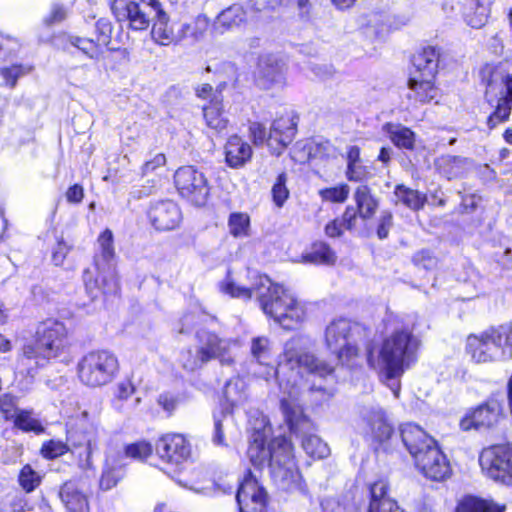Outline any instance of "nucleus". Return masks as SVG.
<instances>
[{
	"instance_id": "4c0bfd02",
	"label": "nucleus",
	"mask_w": 512,
	"mask_h": 512,
	"mask_svg": "<svg viewBox=\"0 0 512 512\" xmlns=\"http://www.w3.org/2000/svg\"><path fill=\"white\" fill-rule=\"evenodd\" d=\"M304 262L316 264H334L336 255L325 243L315 244L313 250L302 256Z\"/></svg>"
},
{
	"instance_id": "13d9d810",
	"label": "nucleus",
	"mask_w": 512,
	"mask_h": 512,
	"mask_svg": "<svg viewBox=\"0 0 512 512\" xmlns=\"http://www.w3.org/2000/svg\"><path fill=\"white\" fill-rule=\"evenodd\" d=\"M366 175V168L362 166L360 162L347 163L346 176L350 181H361L366 177Z\"/></svg>"
},
{
	"instance_id": "69168bd1",
	"label": "nucleus",
	"mask_w": 512,
	"mask_h": 512,
	"mask_svg": "<svg viewBox=\"0 0 512 512\" xmlns=\"http://www.w3.org/2000/svg\"><path fill=\"white\" fill-rule=\"evenodd\" d=\"M166 164V156L163 153L156 154L152 159L146 161L142 167L144 174L153 172Z\"/></svg>"
},
{
	"instance_id": "0e129e2a",
	"label": "nucleus",
	"mask_w": 512,
	"mask_h": 512,
	"mask_svg": "<svg viewBox=\"0 0 512 512\" xmlns=\"http://www.w3.org/2000/svg\"><path fill=\"white\" fill-rule=\"evenodd\" d=\"M135 392V387L130 380H124L117 384L116 397L119 400H126Z\"/></svg>"
},
{
	"instance_id": "393cba45",
	"label": "nucleus",
	"mask_w": 512,
	"mask_h": 512,
	"mask_svg": "<svg viewBox=\"0 0 512 512\" xmlns=\"http://www.w3.org/2000/svg\"><path fill=\"white\" fill-rule=\"evenodd\" d=\"M440 52L436 47L423 48L413 57V65L416 69L413 75H421L435 78L438 71Z\"/></svg>"
},
{
	"instance_id": "6e6552de",
	"label": "nucleus",
	"mask_w": 512,
	"mask_h": 512,
	"mask_svg": "<svg viewBox=\"0 0 512 512\" xmlns=\"http://www.w3.org/2000/svg\"><path fill=\"white\" fill-rule=\"evenodd\" d=\"M354 325L345 318L333 320L325 330L327 348L341 363H349L358 356L359 349L353 341Z\"/></svg>"
},
{
	"instance_id": "f3484780",
	"label": "nucleus",
	"mask_w": 512,
	"mask_h": 512,
	"mask_svg": "<svg viewBox=\"0 0 512 512\" xmlns=\"http://www.w3.org/2000/svg\"><path fill=\"white\" fill-rule=\"evenodd\" d=\"M296 122L292 116L277 118L270 129L267 145L272 154L280 155L296 134Z\"/></svg>"
},
{
	"instance_id": "bf43d9fd",
	"label": "nucleus",
	"mask_w": 512,
	"mask_h": 512,
	"mask_svg": "<svg viewBox=\"0 0 512 512\" xmlns=\"http://www.w3.org/2000/svg\"><path fill=\"white\" fill-rule=\"evenodd\" d=\"M413 263L424 269H432L436 266V259L427 251H420L413 256Z\"/></svg>"
},
{
	"instance_id": "ddd939ff",
	"label": "nucleus",
	"mask_w": 512,
	"mask_h": 512,
	"mask_svg": "<svg viewBox=\"0 0 512 512\" xmlns=\"http://www.w3.org/2000/svg\"><path fill=\"white\" fill-rule=\"evenodd\" d=\"M148 4L152 5L154 15V22L151 29V37L155 43L162 46H169L171 44L181 41L185 35L189 25L182 24L176 30L175 24L169 21V16L162 9L159 0H145Z\"/></svg>"
},
{
	"instance_id": "79ce46f5",
	"label": "nucleus",
	"mask_w": 512,
	"mask_h": 512,
	"mask_svg": "<svg viewBox=\"0 0 512 512\" xmlns=\"http://www.w3.org/2000/svg\"><path fill=\"white\" fill-rule=\"evenodd\" d=\"M179 362L183 369L193 372L207 363V360L202 359V353H199V348L197 347L196 350L191 348L183 350L180 354Z\"/></svg>"
},
{
	"instance_id": "f257e3e1",
	"label": "nucleus",
	"mask_w": 512,
	"mask_h": 512,
	"mask_svg": "<svg viewBox=\"0 0 512 512\" xmlns=\"http://www.w3.org/2000/svg\"><path fill=\"white\" fill-rule=\"evenodd\" d=\"M297 348L298 341L295 339L286 343L283 355L285 363H281L276 371L283 394L280 406L290 430L297 435L302 434V448L306 454L311 458L323 459L330 454V449L317 435L307 433L311 423L304 415L299 403V373L294 368L303 367L311 374L326 377L333 373L334 367L313 354L300 353Z\"/></svg>"
},
{
	"instance_id": "4468645a",
	"label": "nucleus",
	"mask_w": 512,
	"mask_h": 512,
	"mask_svg": "<svg viewBox=\"0 0 512 512\" xmlns=\"http://www.w3.org/2000/svg\"><path fill=\"white\" fill-rule=\"evenodd\" d=\"M417 468L435 481L444 480L450 474V465L436 442L418 455L413 456Z\"/></svg>"
},
{
	"instance_id": "2eb2a0df",
	"label": "nucleus",
	"mask_w": 512,
	"mask_h": 512,
	"mask_svg": "<svg viewBox=\"0 0 512 512\" xmlns=\"http://www.w3.org/2000/svg\"><path fill=\"white\" fill-rule=\"evenodd\" d=\"M236 500L240 512H264L267 497L263 488L249 473L238 488Z\"/></svg>"
},
{
	"instance_id": "2f4dec72",
	"label": "nucleus",
	"mask_w": 512,
	"mask_h": 512,
	"mask_svg": "<svg viewBox=\"0 0 512 512\" xmlns=\"http://www.w3.org/2000/svg\"><path fill=\"white\" fill-rule=\"evenodd\" d=\"M203 114L210 128L218 132L226 129L228 121L222 115V97L214 96L209 105L203 107Z\"/></svg>"
},
{
	"instance_id": "f8f14e48",
	"label": "nucleus",
	"mask_w": 512,
	"mask_h": 512,
	"mask_svg": "<svg viewBox=\"0 0 512 512\" xmlns=\"http://www.w3.org/2000/svg\"><path fill=\"white\" fill-rule=\"evenodd\" d=\"M487 476L494 481L512 479V444L492 445L482 450Z\"/></svg>"
},
{
	"instance_id": "c03bdc74",
	"label": "nucleus",
	"mask_w": 512,
	"mask_h": 512,
	"mask_svg": "<svg viewBox=\"0 0 512 512\" xmlns=\"http://www.w3.org/2000/svg\"><path fill=\"white\" fill-rule=\"evenodd\" d=\"M350 189L347 184L321 189L319 195L323 201L343 203L348 198Z\"/></svg>"
},
{
	"instance_id": "0eeeda50",
	"label": "nucleus",
	"mask_w": 512,
	"mask_h": 512,
	"mask_svg": "<svg viewBox=\"0 0 512 512\" xmlns=\"http://www.w3.org/2000/svg\"><path fill=\"white\" fill-rule=\"evenodd\" d=\"M117 357L107 350H95L84 355L78 363L80 381L90 387L111 382L118 371Z\"/></svg>"
},
{
	"instance_id": "052dcab7",
	"label": "nucleus",
	"mask_w": 512,
	"mask_h": 512,
	"mask_svg": "<svg viewBox=\"0 0 512 512\" xmlns=\"http://www.w3.org/2000/svg\"><path fill=\"white\" fill-rule=\"evenodd\" d=\"M455 512H480V499L467 496L457 506Z\"/></svg>"
},
{
	"instance_id": "a19ab883",
	"label": "nucleus",
	"mask_w": 512,
	"mask_h": 512,
	"mask_svg": "<svg viewBox=\"0 0 512 512\" xmlns=\"http://www.w3.org/2000/svg\"><path fill=\"white\" fill-rule=\"evenodd\" d=\"M153 452L152 445L146 441H138L125 446L123 461L125 458H131L137 461L146 460Z\"/></svg>"
},
{
	"instance_id": "412c9836",
	"label": "nucleus",
	"mask_w": 512,
	"mask_h": 512,
	"mask_svg": "<svg viewBox=\"0 0 512 512\" xmlns=\"http://www.w3.org/2000/svg\"><path fill=\"white\" fill-rule=\"evenodd\" d=\"M370 502L368 512H406L397 501L388 495L389 486L383 481L370 485Z\"/></svg>"
},
{
	"instance_id": "09e8293b",
	"label": "nucleus",
	"mask_w": 512,
	"mask_h": 512,
	"mask_svg": "<svg viewBox=\"0 0 512 512\" xmlns=\"http://www.w3.org/2000/svg\"><path fill=\"white\" fill-rule=\"evenodd\" d=\"M18 397L6 393L0 396V412L3 415L4 419L10 421L17 415L20 410L17 407Z\"/></svg>"
},
{
	"instance_id": "bb28decb",
	"label": "nucleus",
	"mask_w": 512,
	"mask_h": 512,
	"mask_svg": "<svg viewBox=\"0 0 512 512\" xmlns=\"http://www.w3.org/2000/svg\"><path fill=\"white\" fill-rule=\"evenodd\" d=\"M225 156L226 162L230 167L239 168L250 160L252 149L248 143L234 135L226 143Z\"/></svg>"
},
{
	"instance_id": "e2e57ef3",
	"label": "nucleus",
	"mask_w": 512,
	"mask_h": 512,
	"mask_svg": "<svg viewBox=\"0 0 512 512\" xmlns=\"http://www.w3.org/2000/svg\"><path fill=\"white\" fill-rule=\"evenodd\" d=\"M71 247L68 246L64 241H58L55 249L52 253V261L55 265L61 266L64 263V260L69 253Z\"/></svg>"
},
{
	"instance_id": "4be33fe9",
	"label": "nucleus",
	"mask_w": 512,
	"mask_h": 512,
	"mask_svg": "<svg viewBox=\"0 0 512 512\" xmlns=\"http://www.w3.org/2000/svg\"><path fill=\"white\" fill-rule=\"evenodd\" d=\"M246 21L247 12L244 7L239 4H233L217 15L212 24V30L215 34L222 35L241 27Z\"/></svg>"
},
{
	"instance_id": "cd10ccee",
	"label": "nucleus",
	"mask_w": 512,
	"mask_h": 512,
	"mask_svg": "<svg viewBox=\"0 0 512 512\" xmlns=\"http://www.w3.org/2000/svg\"><path fill=\"white\" fill-rule=\"evenodd\" d=\"M434 78H428L421 75H412L408 86L411 93L409 99H414L420 103H427L438 96V88L434 85Z\"/></svg>"
},
{
	"instance_id": "a211bd4d",
	"label": "nucleus",
	"mask_w": 512,
	"mask_h": 512,
	"mask_svg": "<svg viewBox=\"0 0 512 512\" xmlns=\"http://www.w3.org/2000/svg\"><path fill=\"white\" fill-rule=\"evenodd\" d=\"M152 225L160 231L175 229L182 219L178 205L173 201H161L154 204L149 211Z\"/></svg>"
},
{
	"instance_id": "864d4df0",
	"label": "nucleus",
	"mask_w": 512,
	"mask_h": 512,
	"mask_svg": "<svg viewBox=\"0 0 512 512\" xmlns=\"http://www.w3.org/2000/svg\"><path fill=\"white\" fill-rule=\"evenodd\" d=\"M71 43L90 58H95L99 54L98 44L91 39L74 37Z\"/></svg>"
},
{
	"instance_id": "473e14b6",
	"label": "nucleus",
	"mask_w": 512,
	"mask_h": 512,
	"mask_svg": "<svg viewBox=\"0 0 512 512\" xmlns=\"http://www.w3.org/2000/svg\"><path fill=\"white\" fill-rule=\"evenodd\" d=\"M224 397L232 407L244 405L248 399L245 381L240 377L230 379L225 385Z\"/></svg>"
},
{
	"instance_id": "c756f323",
	"label": "nucleus",
	"mask_w": 512,
	"mask_h": 512,
	"mask_svg": "<svg viewBox=\"0 0 512 512\" xmlns=\"http://www.w3.org/2000/svg\"><path fill=\"white\" fill-rule=\"evenodd\" d=\"M395 204H403L407 208L418 211L422 209L427 201L425 194L413 190L404 185H397L394 190Z\"/></svg>"
},
{
	"instance_id": "dca6fc26",
	"label": "nucleus",
	"mask_w": 512,
	"mask_h": 512,
	"mask_svg": "<svg viewBox=\"0 0 512 512\" xmlns=\"http://www.w3.org/2000/svg\"><path fill=\"white\" fill-rule=\"evenodd\" d=\"M199 353H202V359L210 361L219 359L222 364H231L232 357L229 351L233 342L228 339H221L216 334L200 330L197 332Z\"/></svg>"
},
{
	"instance_id": "e433bc0d",
	"label": "nucleus",
	"mask_w": 512,
	"mask_h": 512,
	"mask_svg": "<svg viewBox=\"0 0 512 512\" xmlns=\"http://www.w3.org/2000/svg\"><path fill=\"white\" fill-rule=\"evenodd\" d=\"M11 421H13L15 427L25 432L40 434L44 431L42 424L33 416L31 410H19L17 415H15Z\"/></svg>"
},
{
	"instance_id": "58836bf2",
	"label": "nucleus",
	"mask_w": 512,
	"mask_h": 512,
	"mask_svg": "<svg viewBox=\"0 0 512 512\" xmlns=\"http://www.w3.org/2000/svg\"><path fill=\"white\" fill-rule=\"evenodd\" d=\"M486 71L489 72L490 76L488 79V86H491L493 82L501 81L504 83L506 88V95L499 100H505L507 104H512V76L505 74L501 65L490 67L486 66Z\"/></svg>"
},
{
	"instance_id": "1a4fd4ad",
	"label": "nucleus",
	"mask_w": 512,
	"mask_h": 512,
	"mask_svg": "<svg viewBox=\"0 0 512 512\" xmlns=\"http://www.w3.org/2000/svg\"><path fill=\"white\" fill-rule=\"evenodd\" d=\"M174 182L182 197L195 205H204L209 195V184L204 173L194 166H183L176 170Z\"/></svg>"
},
{
	"instance_id": "9b49d317",
	"label": "nucleus",
	"mask_w": 512,
	"mask_h": 512,
	"mask_svg": "<svg viewBox=\"0 0 512 512\" xmlns=\"http://www.w3.org/2000/svg\"><path fill=\"white\" fill-rule=\"evenodd\" d=\"M111 10L119 21H127L133 30H145L151 21L152 5L144 0H110Z\"/></svg>"
},
{
	"instance_id": "20e7f679",
	"label": "nucleus",
	"mask_w": 512,
	"mask_h": 512,
	"mask_svg": "<svg viewBox=\"0 0 512 512\" xmlns=\"http://www.w3.org/2000/svg\"><path fill=\"white\" fill-rule=\"evenodd\" d=\"M265 431L256 432L247 454L254 466L260 467L269 459L275 483L287 491L303 490L302 476L298 470L292 443L285 437H276L265 447Z\"/></svg>"
},
{
	"instance_id": "5701e85b",
	"label": "nucleus",
	"mask_w": 512,
	"mask_h": 512,
	"mask_svg": "<svg viewBox=\"0 0 512 512\" xmlns=\"http://www.w3.org/2000/svg\"><path fill=\"white\" fill-rule=\"evenodd\" d=\"M59 494L68 512L90 511L88 497L77 483L66 482Z\"/></svg>"
},
{
	"instance_id": "49530a36",
	"label": "nucleus",
	"mask_w": 512,
	"mask_h": 512,
	"mask_svg": "<svg viewBox=\"0 0 512 512\" xmlns=\"http://www.w3.org/2000/svg\"><path fill=\"white\" fill-rule=\"evenodd\" d=\"M510 114L511 105L507 104L505 100H498L495 111L487 119L489 129H493L500 123L507 121Z\"/></svg>"
},
{
	"instance_id": "774afa93",
	"label": "nucleus",
	"mask_w": 512,
	"mask_h": 512,
	"mask_svg": "<svg viewBox=\"0 0 512 512\" xmlns=\"http://www.w3.org/2000/svg\"><path fill=\"white\" fill-rule=\"evenodd\" d=\"M12 512H27L33 510L34 506L29 503L28 499L22 496H16L10 502Z\"/></svg>"
},
{
	"instance_id": "6ab92c4d",
	"label": "nucleus",
	"mask_w": 512,
	"mask_h": 512,
	"mask_svg": "<svg viewBox=\"0 0 512 512\" xmlns=\"http://www.w3.org/2000/svg\"><path fill=\"white\" fill-rule=\"evenodd\" d=\"M284 64L273 55H265L259 59L256 71L258 85L269 89L274 85L284 83Z\"/></svg>"
},
{
	"instance_id": "680f3d73",
	"label": "nucleus",
	"mask_w": 512,
	"mask_h": 512,
	"mask_svg": "<svg viewBox=\"0 0 512 512\" xmlns=\"http://www.w3.org/2000/svg\"><path fill=\"white\" fill-rule=\"evenodd\" d=\"M250 138L255 145H262L266 140V129L259 122H253L249 126Z\"/></svg>"
},
{
	"instance_id": "a878e982",
	"label": "nucleus",
	"mask_w": 512,
	"mask_h": 512,
	"mask_svg": "<svg viewBox=\"0 0 512 512\" xmlns=\"http://www.w3.org/2000/svg\"><path fill=\"white\" fill-rule=\"evenodd\" d=\"M364 420L367 422L373 437L377 441L384 442L391 437L393 428L387 421L385 412L382 408L371 407L366 411Z\"/></svg>"
},
{
	"instance_id": "de8ad7c7",
	"label": "nucleus",
	"mask_w": 512,
	"mask_h": 512,
	"mask_svg": "<svg viewBox=\"0 0 512 512\" xmlns=\"http://www.w3.org/2000/svg\"><path fill=\"white\" fill-rule=\"evenodd\" d=\"M29 71L30 69L21 65L0 68V76L3 79L2 84L13 88L16 85L17 79L27 74Z\"/></svg>"
},
{
	"instance_id": "6e6d98bb",
	"label": "nucleus",
	"mask_w": 512,
	"mask_h": 512,
	"mask_svg": "<svg viewBox=\"0 0 512 512\" xmlns=\"http://www.w3.org/2000/svg\"><path fill=\"white\" fill-rule=\"evenodd\" d=\"M393 225V216L389 211H383L379 217V223L377 227V235L380 239H385Z\"/></svg>"
},
{
	"instance_id": "aec40b11",
	"label": "nucleus",
	"mask_w": 512,
	"mask_h": 512,
	"mask_svg": "<svg viewBox=\"0 0 512 512\" xmlns=\"http://www.w3.org/2000/svg\"><path fill=\"white\" fill-rule=\"evenodd\" d=\"M400 434L405 447L412 457L420 454L435 443L433 438L429 437L420 426L414 423L402 424Z\"/></svg>"
},
{
	"instance_id": "3c124183",
	"label": "nucleus",
	"mask_w": 512,
	"mask_h": 512,
	"mask_svg": "<svg viewBox=\"0 0 512 512\" xmlns=\"http://www.w3.org/2000/svg\"><path fill=\"white\" fill-rule=\"evenodd\" d=\"M19 483L26 492H31L40 484V477L27 465L20 472Z\"/></svg>"
},
{
	"instance_id": "37998d69",
	"label": "nucleus",
	"mask_w": 512,
	"mask_h": 512,
	"mask_svg": "<svg viewBox=\"0 0 512 512\" xmlns=\"http://www.w3.org/2000/svg\"><path fill=\"white\" fill-rule=\"evenodd\" d=\"M323 508L325 512H361L360 506L348 498L328 499L323 503Z\"/></svg>"
},
{
	"instance_id": "b1692460",
	"label": "nucleus",
	"mask_w": 512,
	"mask_h": 512,
	"mask_svg": "<svg viewBox=\"0 0 512 512\" xmlns=\"http://www.w3.org/2000/svg\"><path fill=\"white\" fill-rule=\"evenodd\" d=\"M126 466L127 463L123 461L121 454L108 456L100 478V488L102 490H110L115 487L124 478Z\"/></svg>"
},
{
	"instance_id": "c85d7f7f",
	"label": "nucleus",
	"mask_w": 512,
	"mask_h": 512,
	"mask_svg": "<svg viewBox=\"0 0 512 512\" xmlns=\"http://www.w3.org/2000/svg\"><path fill=\"white\" fill-rule=\"evenodd\" d=\"M83 281L86 291L93 299L97 298L100 293L111 294L115 293L117 290V283L113 277H110L109 279L103 277L102 282L100 283L97 278L93 277V273L89 269L84 270Z\"/></svg>"
},
{
	"instance_id": "338daca9",
	"label": "nucleus",
	"mask_w": 512,
	"mask_h": 512,
	"mask_svg": "<svg viewBox=\"0 0 512 512\" xmlns=\"http://www.w3.org/2000/svg\"><path fill=\"white\" fill-rule=\"evenodd\" d=\"M480 348V338L477 335L471 334L467 338L466 352L471 356L475 363H479L480 359L477 356V351Z\"/></svg>"
},
{
	"instance_id": "7ed1b4c3",
	"label": "nucleus",
	"mask_w": 512,
	"mask_h": 512,
	"mask_svg": "<svg viewBox=\"0 0 512 512\" xmlns=\"http://www.w3.org/2000/svg\"><path fill=\"white\" fill-rule=\"evenodd\" d=\"M420 345L412 331L397 329L383 339L376 357L373 352L368 354L369 365L379 370L382 381L396 398L400 395V378L416 363Z\"/></svg>"
},
{
	"instance_id": "603ef678",
	"label": "nucleus",
	"mask_w": 512,
	"mask_h": 512,
	"mask_svg": "<svg viewBox=\"0 0 512 512\" xmlns=\"http://www.w3.org/2000/svg\"><path fill=\"white\" fill-rule=\"evenodd\" d=\"M67 446L62 441L50 440L43 444L41 453L45 458L53 459L67 452Z\"/></svg>"
},
{
	"instance_id": "7c9ffc66",
	"label": "nucleus",
	"mask_w": 512,
	"mask_h": 512,
	"mask_svg": "<svg viewBox=\"0 0 512 512\" xmlns=\"http://www.w3.org/2000/svg\"><path fill=\"white\" fill-rule=\"evenodd\" d=\"M354 199L357 204L358 215L362 219H370L378 208V201L371 194L368 186L361 185L357 187L354 193Z\"/></svg>"
},
{
	"instance_id": "c9c22d12",
	"label": "nucleus",
	"mask_w": 512,
	"mask_h": 512,
	"mask_svg": "<svg viewBox=\"0 0 512 512\" xmlns=\"http://www.w3.org/2000/svg\"><path fill=\"white\" fill-rule=\"evenodd\" d=\"M227 226L234 238L250 236V216L245 212H232L228 217Z\"/></svg>"
},
{
	"instance_id": "8fccbe9b",
	"label": "nucleus",
	"mask_w": 512,
	"mask_h": 512,
	"mask_svg": "<svg viewBox=\"0 0 512 512\" xmlns=\"http://www.w3.org/2000/svg\"><path fill=\"white\" fill-rule=\"evenodd\" d=\"M98 245L101 257L104 261H110L114 255V246H113V233L111 230H104L98 237Z\"/></svg>"
},
{
	"instance_id": "4d7b16f0",
	"label": "nucleus",
	"mask_w": 512,
	"mask_h": 512,
	"mask_svg": "<svg viewBox=\"0 0 512 512\" xmlns=\"http://www.w3.org/2000/svg\"><path fill=\"white\" fill-rule=\"evenodd\" d=\"M67 17V9L60 4H54L50 13L45 17L44 22L47 25H53L62 22Z\"/></svg>"
},
{
	"instance_id": "f704fd0d",
	"label": "nucleus",
	"mask_w": 512,
	"mask_h": 512,
	"mask_svg": "<svg viewBox=\"0 0 512 512\" xmlns=\"http://www.w3.org/2000/svg\"><path fill=\"white\" fill-rule=\"evenodd\" d=\"M386 131L391 141L399 148L413 149L415 143L414 132L404 126L387 124Z\"/></svg>"
},
{
	"instance_id": "423d86ee",
	"label": "nucleus",
	"mask_w": 512,
	"mask_h": 512,
	"mask_svg": "<svg viewBox=\"0 0 512 512\" xmlns=\"http://www.w3.org/2000/svg\"><path fill=\"white\" fill-rule=\"evenodd\" d=\"M155 451L163 463L161 469L167 475L179 485L191 490H197L192 485H189L187 481L177 477L178 473L183 469V465L191 456V445L182 434L169 433L163 435L157 440Z\"/></svg>"
},
{
	"instance_id": "72a5a7b5",
	"label": "nucleus",
	"mask_w": 512,
	"mask_h": 512,
	"mask_svg": "<svg viewBox=\"0 0 512 512\" xmlns=\"http://www.w3.org/2000/svg\"><path fill=\"white\" fill-rule=\"evenodd\" d=\"M504 419L502 402L495 397L482 404V426L488 428L498 425Z\"/></svg>"
},
{
	"instance_id": "ea45409f",
	"label": "nucleus",
	"mask_w": 512,
	"mask_h": 512,
	"mask_svg": "<svg viewBox=\"0 0 512 512\" xmlns=\"http://www.w3.org/2000/svg\"><path fill=\"white\" fill-rule=\"evenodd\" d=\"M251 354L261 365H269L271 358V344L266 337H256L251 342Z\"/></svg>"
},
{
	"instance_id": "9d476101",
	"label": "nucleus",
	"mask_w": 512,
	"mask_h": 512,
	"mask_svg": "<svg viewBox=\"0 0 512 512\" xmlns=\"http://www.w3.org/2000/svg\"><path fill=\"white\" fill-rule=\"evenodd\" d=\"M512 357V322L490 327L482 333V361Z\"/></svg>"
},
{
	"instance_id": "5fc2aeb1",
	"label": "nucleus",
	"mask_w": 512,
	"mask_h": 512,
	"mask_svg": "<svg viewBox=\"0 0 512 512\" xmlns=\"http://www.w3.org/2000/svg\"><path fill=\"white\" fill-rule=\"evenodd\" d=\"M480 412L479 407L467 411L460 421V427L463 431L472 429L477 430L479 425Z\"/></svg>"
},
{
	"instance_id": "39448f33",
	"label": "nucleus",
	"mask_w": 512,
	"mask_h": 512,
	"mask_svg": "<svg viewBox=\"0 0 512 512\" xmlns=\"http://www.w3.org/2000/svg\"><path fill=\"white\" fill-rule=\"evenodd\" d=\"M68 329L65 324L57 319L48 318L37 326L34 345L24 347V355L27 358L49 360L61 355L69 346Z\"/></svg>"
},
{
	"instance_id": "a18cd8bd",
	"label": "nucleus",
	"mask_w": 512,
	"mask_h": 512,
	"mask_svg": "<svg viewBox=\"0 0 512 512\" xmlns=\"http://www.w3.org/2000/svg\"><path fill=\"white\" fill-rule=\"evenodd\" d=\"M287 175L281 173L272 187L273 202L277 207H282L289 197V190L286 186Z\"/></svg>"
},
{
	"instance_id": "f03ea898",
	"label": "nucleus",
	"mask_w": 512,
	"mask_h": 512,
	"mask_svg": "<svg viewBox=\"0 0 512 512\" xmlns=\"http://www.w3.org/2000/svg\"><path fill=\"white\" fill-rule=\"evenodd\" d=\"M254 283L247 286L237 282L228 272L219 283L222 293L233 298L249 300L256 295L263 312L284 329L299 327L306 319V308L286 287L273 283L267 276L254 275Z\"/></svg>"
}]
</instances>
